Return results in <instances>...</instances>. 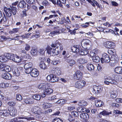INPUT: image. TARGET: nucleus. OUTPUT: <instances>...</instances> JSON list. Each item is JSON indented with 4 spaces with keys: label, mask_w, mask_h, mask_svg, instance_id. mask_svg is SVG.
<instances>
[{
    "label": "nucleus",
    "mask_w": 122,
    "mask_h": 122,
    "mask_svg": "<svg viewBox=\"0 0 122 122\" xmlns=\"http://www.w3.org/2000/svg\"><path fill=\"white\" fill-rule=\"evenodd\" d=\"M113 77H114L115 80L117 82V81H122V76L121 75H112Z\"/></svg>",
    "instance_id": "obj_28"
},
{
    "label": "nucleus",
    "mask_w": 122,
    "mask_h": 122,
    "mask_svg": "<svg viewBox=\"0 0 122 122\" xmlns=\"http://www.w3.org/2000/svg\"><path fill=\"white\" fill-rule=\"evenodd\" d=\"M4 70V71H5L6 72H9L11 70V68L8 66H5Z\"/></svg>",
    "instance_id": "obj_54"
},
{
    "label": "nucleus",
    "mask_w": 122,
    "mask_h": 122,
    "mask_svg": "<svg viewBox=\"0 0 122 122\" xmlns=\"http://www.w3.org/2000/svg\"><path fill=\"white\" fill-rule=\"evenodd\" d=\"M60 62L59 59H54L53 60L51 61V63L53 65H56L60 63Z\"/></svg>",
    "instance_id": "obj_47"
},
{
    "label": "nucleus",
    "mask_w": 122,
    "mask_h": 122,
    "mask_svg": "<svg viewBox=\"0 0 122 122\" xmlns=\"http://www.w3.org/2000/svg\"><path fill=\"white\" fill-rule=\"evenodd\" d=\"M51 73L53 74L55 76L56 75L59 76L61 74V72L60 68L56 67L54 69V70H52L51 71Z\"/></svg>",
    "instance_id": "obj_12"
},
{
    "label": "nucleus",
    "mask_w": 122,
    "mask_h": 122,
    "mask_svg": "<svg viewBox=\"0 0 122 122\" xmlns=\"http://www.w3.org/2000/svg\"><path fill=\"white\" fill-rule=\"evenodd\" d=\"M105 46L107 48H114L115 47V44L111 41H107L105 43Z\"/></svg>",
    "instance_id": "obj_11"
},
{
    "label": "nucleus",
    "mask_w": 122,
    "mask_h": 122,
    "mask_svg": "<svg viewBox=\"0 0 122 122\" xmlns=\"http://www.w3.org/2000/svg\"><path fill=\"white\" fill-rule=\"evenodd\" d=\"M87 67L88 70L90 71H93L94 70L95 67L93 64L90 63L87 64Z\"/></svg>",
    "instance_id": "obj_32"
},
{
    "label": "nucleus",
    "mask_w": 122,
    "mask_h": 122,
    "mask_svg": "<svg viewBox=\"0 0 122 122\" xmlns=\"http://www.w3.org/2000/svg\"><path fill=\"white\" fill-rule=\"evenodd\" d=\"M51 46L52 47L48 46L46 48L47 53L48 54V56H55L58 54V51L56 52V48L55 47V45L53 43H52Z\"/></svg>",
    "instance_id": "obj_2"
},
{
    "label": "nucleus",
    "mask_w": 122,
    "mask_h": 122,
    "mask_svg": "<svg viewBox=\"0 0 122 122\" xmlns=\"http://www.w3.org/2000/svg\"><path fill=\"white\" fill-rule=\"evenodd\" d=\"M104 79L106 81H109L112 84L115 85L117 84V81L115 80L112 76V77L108 76H106L104 77Z\"/></svg>",
    "instance_id": "obj_8"
},
{
    "label": "nucleus",
    "mask_w": 122,
    "mask_h": 122,
    "mask_svg": "<svg viewBox=\"0 0 122 122\" xmlns=\"http://www.w3.org/2000/svg\"><path fill=\"white\" fill-rule=\"evenodd\" d=\"M88 50L86 49L85 50L81 49L80 46L77 45L73 46L71 49V51L73 52L79 53L81 55H86L89 53Z\"/></svg>",
    "instance_id": "obj_1"
},
{
    "label": "nucleus",
    "mask_w": 122,
    "mask_h": 122,
    "mask_svg": "<svg viewBox=\"0 0 122 122\" xmlns=\"http://www.w3.org/2000/svg\"><path fill=\"white\" fill-rule=\"evenodd\" d=\"M114 71L118 74H122V67H117L114 69Z\"/></svg>",
    "instance_id": "obj_27"
},
{
    "label": "nucleus",
    "mask_w": 122,
    "mask_h": 122,
    "mask_svg": "<svg viewBox=\"0 0 122 122\" xmlns=\"http://www.w3.org/2000/svg\"><path fill=\"white\" fill-rule=\"evenodd\" d=\"M85 82L83 81H79L76 82L75 85V87L77 88H81L84 86Z\"/></svg>",
    "instance_id": "obj_10"
},
{
    "label": "nucleus",
    "mask_w": 122,
    "mask_h": 122,
    "mask_svg": "<svg viewBox=\"0 0 122 122\" xmlns=\"http://www.w3.org/2000/svg\"><path fill=\"white\" fill-rule=\"evenodd\" d=\"M55 45V47L56 49H57V50H56V52L57 51H58V54L59 53V51L62 50L63 49V46L60 43H53Z\"/></svg>",
    "instance_id": "obj_20"
},
{
    "label": "nucleus",
    "mask_w": 122,
    "mask_h": 122,
    "mask_svg": "<svg viewBox=\"0 0 122 122\" xmlns=\"http://www.w3.org/2000/svg\"><path fill=\"white\" fill-rule=\"evenodd\" d=\"M33 64L31 62L26 63L24 65V67L25 69V73L27 74H29L30 71L32 69Z\"/></svg>",
    "instance_id": "obj_4"
},
{
    "label": "nucleus",
    "mask_w": 122,
    "mask_h": 122,
    "mask_svg": "<svg viewBox=\"0 0 122 122\" xmlns=\"http://www.w3.org/2000/svg\"><path fill=\"white\" fill-rule=\"evenodd\" d=\"M32 97L33 99L37 100L38 101L40 99L41 96V95H40L36 94L33 95L32 96Z\"/></svg>",
    "instance_id": "obj_40"
},
{
    "label": "nucleus",
    "mask_w": 122,
    "mask_h": 122,
    "mask_svg": "<svg viewBox=\"0 0 122 122\" xmlns=\"http://www.w3.org/2000/svg\"><path fill=\"white\" fill-rule=\"evenodd\" d=\"M82 75V73L80 71H77L74 75V77L77 80H79L81 78Z\"/></svg>",
    "instance_id": "obj_21"
},
{
    "label": "nucleus",
    "mask_w": 122,
    "mask_h": 122,
    "mask_svg": "<svg viewBox=\"0 0 122 122\" xmlns=\"http://www.w3.org/2000/svg\"><path fill=\"white\" fill-rule=\"evenodd\" d=\"M8 105L13 107L15 104V103L13 102H10L8 103Z\"/></svg>",
    "instance_id": "obj_58"
},
{
    "label": "nucleus",
    "mask_w": 122,
    "mask_h": 122,
    "mask_svg": "<svg viewBox=\"0 0 122 122\" xmlns=\"http://www.w3.org/2000/svg\"><path fill=\"white\" fill-rule=\"evenodd\" d=\"M2 77L5 79L10 80L12 76L10 73L7 72L2 73Z\"/></svg>",
    "instance_id": "obj_19"
},
{
    "label": "nucleus",
    "mask_w": 122,
    "mask_h": 122,
    "mask_svg": "<svg viewBox=\"0 0 122 122\" xmlns=\"http://www.w3.org/2000/svg\"><path fill=\"white\" fill-rule=\"evenodd\" d=\"M53 92V90L51 89L47 88L44 92L43 94L41 95L42 97H45L46 95H49L52 93Z\"/></svg>",
    "instance_id": "obj_17"
},
{
    "label": "nucleus",
    "mask_w": 122,
    "mask_h": 122,
    "mask_svg": "<svg viewBox=\"0 0 122 122\" xmlns=\"http://www.w3.org/2000/svg\"><path fill=\"white\" fill-rule=\"evenodd\" d=\"M65 61L67 62L70 63L71 64L70 65L71 66H72V65L74 64L75 63L74 60L72 59H70V58H68Z\"/></svg>",
    "instance_id": "obj_35"
},
{
    "label": "nucleus",
    "mask_w": 122,
    "mask_h": 122,
    "mask_svg": "<svg viewBox=\"0 0 122 122\" xmlns=\"http://www.w3.org/2000/svg\"><path fill=\"white\" fill-rule=\"evenodd\" d=\"M1 38L0 40V42H2L3 41L5 40H6L7 39L4 36H1Z\"/></svg>",
    "instance_id": "obj_64"
},
{
    "label": "nucleus",
    "mask_w": 122,
    "mask_h": 122,
    "mask_svg": "<svg viewBox=\"0 0 122 122\" xmlns=\"http://www.w3.org/2000/svg\"><path fill=\"white\" fill-rule=\"evenodd\" d=\"M74 120L71 115H69L68 120L70 122H72Z\"/></svg>",
    "instance_id": "obj_60"
},
{
    "label": "nucleus",
    "mask_w": 122,
    "mask_h": 122,
    "mask_svg": "<svg viewBox=\"0 0 122 122\" xmlns=\"http://www.w3.org/2000/svg\"><path fill=\"white\" fill-rule=\"evenodd\" d=\"M19 5L21 8H24L26 6V4L24 1H20L19 3Z\"/></svg>",
    "instance_id": "obj_39"
},
{
    "label": "nucleus",
    "mask_w": 122,
    "mask_h": 122,
    "mask_svg": "<svg viewBox=\"0 0 122 122\" xmlns=\"http://www.w3.org/2000/svg\"><path fill=\"white\" fill-rule=\"evenodd\" d=\"M66 102V100L60 99L56 101V102L57 104L63 105Z\"/></svg>",
    "instance_id": "obj_34"
},
{
    "label": "nucleus",
    "mask_w": 122,
    "mask_h": 122,
    "mask_svg": "<svg viewBox=\"0 0 122 122\" xmlns=\"http://www.w3.org/2000/svg\"><path fill=\"white\" fill-rule=\"evenodd\" d=\"M72 115H74L75 117H78L79 116L78 113L76 112H75L72 113Z\"/></svg>",
    "instance_id": "obj_62"
},
{
    "label": "nucleus",
    "mask_w": 122,
    "mask_h": 122,
    "mask_svg": "<svg viewBox=\"0 0 122 122\" xmlns=\"http://www.w3.org/2000/svg\"><path fill=\"white\" fill-rule=\"evenodd\" d=\"M4 11L7 17H10L11 16L12 12L10 8L5 7L4 8Z\"/></svg>",
    "instance_id": "obj_15"
},
{
    "label": "nucleus",
    "mask_w": 122,
    "mask_h": 122,
    "mask_svg": "<svg viewBox=\"0 0 122 122\" xmlns=\"http://www.w3.org/2000/svg\"><path fill=\"white\" fill-rule=\"evenodd\" d=\"M12 60L15 62L19 63L21 61V57L16 55H14Z\"/></svg>",
    "instance_id": "obj_23"
},
{
    "label": "nucleus",
    "mask_w": 122,
    "mask_h": 122,
    "mask_svg": "<svg viewBox=\"0 0 122 122\" xmlns=\"http://www.w3.org/2000/svg\"><path fill=\"white\" fill-rule=\"evenodd\" d=\"M114 113L116 114H122V112L118 110H114Z\"/></svg>",
    "instance_id": "obj_61"
},
{
    "label": "nucleus",
    "mask_w": 122,
    "mask_h": 122,
    "mask_svg": "<svg viewBox=\"0 0 122 122\" xmlns=\"http://www.w3.org/2000/svg\"><path fill=\"white\" fill-rule=\"evenodd\" d=\"M30 47V46L29 44H25V50L27 51H29Z\"/></svg>",
    "instance_id": "obj_51"
},
{
    "label": "nucleus",
    "mask_w": 122,
    "mask_h": 122,
    "mask_svg": "<svg viewBox=\"0 0 122 122\" xmlns=\"http://www.w3.org/2000/svg\"><path fill=\"white\" fill-rule=\"evenodd\" d=\"M52 2L54 5L57 4L60 7H62V5L61 3H59V0H52Z\"/></svg>",
    "instance_id": "obj_43"
},
{
    "label": "nucleus",
    "mask_w": 122,
    "mask_h": 122,
    "mask_svg": "<svg viewBox=\"0 0 122 122\" xmlns=\"http://www.w3.org/2000/svg\"><path fill=\"white\" fill-rule=\"evenodd\" d=\"M9 112H8L7 110H0V116L7 117L8 116L9 114L12 116H14L16 114V110L15 109H13L11 110Z\"/></svg>",
    "instance_id": "obj_3"
},
{
    "label": "nucleus",
    "mask_w": 122,
    "mask_h": 122,
    "mask_svg": "<svg viewBox=\"0 0 122 122\" xmlns=\"http://www.w3.org/2000/svg\"><path fill=\"white\" fill-rule=\"evenodd\" d=\"M30 72L29 74L33 77H36L39 75V73L37 70L35 68L32 69Z\"/></svg>",
    "instance_id": "obj_13"
},
{
    "label": "nucleus",
    "mask_w": 122,
    "mask_h": 122,
    "mask_svg": "<svg viewBox=\"0 0 122 122\" xmlns=\"http://www.w3.org/2000/svg\"><path fill=\"white\" fill-rule=\"evenodd\" d=\"M88 116V114L86 113H83L80 115L81 118L83 119H86L87 118V116Z\"/></svg>",
    "instance_id": "obj_42"
},
{
    "label": "nucleus",
    "mask_w": 122,
    "mask_h": 122,
    "mask_svg": "<svg viewBox=\"0 0 122 122\" xmlns=\"http://www.w3.org/2000/svg\"><path fill=\"white\" fill-rule=\"evenodd\" d=\"M111 112H108L105 110H103L102 112H101L100 113V114L103 116L111 114Z\"/></svg>",
    "instance_id": "obj_41"
},
{
    "label": "nucleus",
    "mask_w": 122,
    "mask_h": 122,
    "mask_svg": "<svg viewBox=\"0 0 122 122\" xmlns=\"http://www.w3.org/2000/svg\"><path fill=\"white\" fill-rule=\"evenodd\" d=\"M39 67L42 69H45L46 67V65L43 61H41L40 63Z\"/></svg>",
    "instance_id": "obj_44"
},
{
    "label": "nucleus",
    "mask_w": 122,
    "mask_h": 122,
    "mask_svg": "<svg viewBox=\"0 0 122 122\" xmlns=\"http://www.w3.org/2000/svg\"><path fill=\"white\" fill-rule=\"evenodd\" d=\"M52 122H63V121L60 119L56 118L53 120Z\"/></svg>",
    "instance_id": "obj_50"
},
{
    "label": "nucleus",
    "mask_w": 122,
    "mask_h": 122,
    "mask_svg": "<svg viewBox=\"0 0 122 122\" xmlns=\"http://www.w3.org/2000/svg\"><path fill=\"white\" fill-rule=\"evenodd\" d=\"M92 59L93 61L95 62H98L100 60L99 57L97 56L93 57Z\"/></svg>",
    "instance_id": "obj_46"
},
{
    "label": "nucleus",
    "mask_w": 122,
    "mask_h": 122,
    "mask_svg": "<svg viewBox=\"0 0 122 122\" xmlns=\"http://www.w3.org/2000/svg\"><path fill=\"white\" fill-rule=\"evenodd\" d=\"M38 51L36 49H32L31 51V53L33 56H37L38 54Z\"/></svg>",
    "instance_id": "obj_38"
},
{
    "label": "nucleus",
    "mask_w": 122,
    "mask_h": 122,
    "mask_svg": "<svg viewBox=\"0 0 122 122\" xmlns=\"http://www.w3.org/2000/svg\"><path fill=\"white\" fill-rule=\"evenodd\" d=\"M47 79L48 81L51 82L57 81H58V79L55 75L52 73L47 76Z\"/></svg>",
    "instance_id": "obj_7"
},
{
    "label": "nucleus",
    "mask_w": 122,
    "mask_h": 122,
    "mask_svg": "<svg viewBox=\"0 0 122 122\" xmlns=\"http://www.w3.org/2000/svg\"><path fill=\"white\" fill-rule=\"evenodd\" d=\"M77 110L79 112H82L85 111L86 109L85 108L80 106L78 107Z\"/></svg>",
    "instance_id": "obj_45"
},
{
    "label": "nucleus",
    "mask_w": 122,
    "mask_h": 122,
    "mask_svg": "<svg viewBox=\"0 0 122 122\" xmlns=\"http://www.w3.org/2000/svg\"><path fill=\"white\" fill-rule=\"evenodd\" d=\"M34 99L31 98H28L25 99L24 100V102L26 104H31L34 103Z\"/></svg>",
    "instance_id": "obj_22"
},
{
    "label": "nucleus",
    "mask_w": 122,
    "mask_h": 122,
    "mask_svg": "<svg viewBox=\"0 0 122 122\" xmlns=\"http://www.w3.org/2000/svg\"><path fill=\"white\" fill-rule=\"evenodd\" d=\"M103 102L100 100L96 101L95 102V105L97 107H101L103 105Z\"/></svg>",
    "instance_id": "obj_31"
},
{
    "label": "nucleus",
    "mask_w": 122,
    "mask_h": 122,
    "mask_svg": "<svg viewBox=\"0 0 122 122\" xmlns=\"http://www.w3.org/2000/svg\"><path fill=\"white\" fill-rule=\"evenodd\" d=\"M26 1L28 3L34 4L35 3L34 0H26Z\"/></svg>",
    "instance_id": "obj_59"
},
{
    "label": "nucleus",
    "mask_w": 122,
    "mask_h": 122,
    "mask_svg": "<svg viewBox=\"0 0 122 122\" xmlns=\"http://www.w3.org/2000/svg\"><path fill=\"white\" fill-rule=\"evenodd\" d=\"M5 55L6 57L7 60L9 59L10 60H12V58H13L14 54L11 53H6L5 54Z\"/></svg>",
    "instance_id": "obj_33"
},
{
    "label": "nucleus",
    "mask_w": 122,
    "mask_h": 122,
    "mask_svg": "<svg viewBox=\"0 0 122 122\" xmlns=\"http://www.w3.org/2000/svg\"><path fill=\"white\" fill-rule=\"evenodd\" d=\"M52 111L51 109H48L47 110H43V111L42 110V112L43 114H47L50 113L51 112H52Z\"/></svg>",
    "instance_id": "obj_49"
},
{
    "label": "nucleus",
    "mask_w": 122,
    "mask_h": 122,
    "mask_svg": "<svg viewBox=\"0 0 122 122\" xmlns=\"http://www.w3.org/2000/svg\"><path fill=\"white\" fill-rule=\"evenodd\" d=\"M7 61V60L5 54L4 55H2L0 56V61L1 62H5Z\"/></svg>",
    "instance_id": "obj_36"
},
{
    "label": "nucleus",
    "mask_w": 122,
    "mask_h": 122,
    "mask_svg": "<svg viewBox=\"0 0 122 122\" xmlns=\"http://www.w3.org/2000/svg\"><path fill=\"white\" fill-rule=\"evenodd\" d=\"M50 84L46 83H41L38 87V88L41 90H46L47 88H50Z\"/></svg>",
    "instance_id": "obj_9"
},
{
    "label": "nucleus",
    "mask_w": 122,
    "mask_h": 122,
    "mask_svg": "<svg viewBox=\"0 0 122 122\" xmlns=\"http://www.w3.org/2000/svg\"><path fill=\"white\" fill-rule=\"evenodd\" d=\"M16 99L17 100L20 101L22 99V97L19 94H16Z\"/></svg>",
    "instance_id": "obj_52"
},
{
    "label": "nucleus",
    "mask_w": 122,
    "mask_h": 122,
    "mask_svg": "<svg viewBox=\"0 0 122 122\" xmlns=\"http://www.w3.org/2000/svg\"><path fill=\"white\" fill-rule=\"evenodd\" d=\"M20 72L19 69L17 68H15L14 71H13L14 75L16 76H18L20 75Z\"/></svg>",
    "instance_id": "obj_37"
},
{
    "label": "nucleus",
    "mask_w": 122,
    "mask_h": 122,
    "mask_svg": "<svg viewBox=\"0 0 122 122\" xmlns=\"http://www.w3.org/2000/svg\"><path fill=\"white\" fill-rule=\"evenodd\" d=\"M19 30L18 28H14L11 31V33H17Z\"/></svg>",
    "instance_id": "obj_56"
},
{
    "label": "nucleus",
    "mask_w": 122,
    "mask_h": 122,
    "mask_svg": "<svg viewBox=\"0 0 122 122\" xmlns=\"http://www.w3.org/2000/svg\"><path fill=\"white\" fill-rule=\"evenodd\" d=\"M62 55H63V59L65 61L68 58H70V56L69 53L65 51H64L62 53Z\"/></svg>",
    "instance_id": "obj_25"
},
{
    "label": "nucleus",
    "mask_w": 122,
    "mask_h": 122,
    "mask_svg": "<svg viewBox=\"0 0 122 122\" xmlns=\"http://www.w3.org/2000/svg\"><path fill=\"white\" fill-rule=\"evenodd\" d=\"M119 59L118 57L113 58L112 60H110V64L112 66H114L116 65L118 63Z\"/></svg>",
    "instance_id": "obj_16"
},
{
    "label": "nucleus",
    "mask_w": 122,
    "mask_h": 122,
    "mask_svg": "<svg viewBox=\"0 0 122 122\" xmlns=\"http://www.w3.org/2000/svg\"><path fill=\"white\" fill-rule=\"evenodd\" d=\"M67 21L64 18H62L61 19L62 21L63 22L66 23L67 22L69 23V22L68 21H69V22H70V21L69 20V18L68 17H67Z\"/></svg>",
    "instance_id": "obj_55"
},
{
    "label": "nucleus",
    "mask_w": 122,
    "mask_h": 122,
    "mask_svg": "<svg viewBox=\"0 0 122 122\" xmlns=\"http://www.w3.org/2000/svg\"><path fill=\"white\" fill-rule=\"evenodd\" d=\"M38 52L39 55H43L45 54V51L44 49H40L38 51Z\"/></svg>",
    "instance_id": "obj_48"
},
{
    "label": "nucleus",
    "mask_w": 122,
    "mask_h": 122,
    "mask_svg": "<svg viewBox=\"0 0 122 122\" xmlns=\"http://www.w3.org/2000/svg\"><path fill=\"white\" fill-rule=\"evenodd\" d=\"M33 112L35 114L39 115L42 113V110L39 107L35 106L33 108Z\"/></svg>",
    "instance_id": "obj_18"
},
{
    "label": "nucleus",
    "mask_w": 122,
    "mask_h": 122,
    "mask_svg": "<svg viewBox=\"0 0 122 122\" xmlns=\"http://www.w3.org/2000/svg\"><path fill=\"white\" fill-rule=\"evenodd\" d=\"M115 101L118 103H122V99L120 98H117L115 99Z\"/></svg>",
    "instance_id": "obj_63"
},
{
    "label": "nucleus",
    "mask_w": 122,
    "mask_h": 122,
    "mask_svg": "<svg viewBox=\"0 0 122 122\" xmlns=\"http://www.w3.org/2000/svg\"><path fill=\"white\" fill-rule=\"evenodd\" d=\"M90 42V41L88 39L83 40L81 42V45L83 48L89 50L90 49L89 43Z\"/></svg>",
    "instance_id": "obj_5"
},
{
    "label": "nucleus",
    "mask_w": 122,
    "mask_h": 122,
    "mask_svg": "<svg viewBox=\"0 0 122 122\" xmlns=\"http://www.w3.org/2000/svg\"><path fill=\"white\" fill-rule=\"evenodd\" d=\"M5 66V64L2 63L0 64V69H1L2 70L4 71Z\"/></svg>",
    "instance_id": "obj_57"
},
{
    "label": "nucleus",
    "mask_w": 122,
    "mask_h": 122,
    "mask_svg": "<svg viewBox=\"0 0 122 122\" xmlns=\"http://www.w3.org/2000/svg\"><path fill=\"white\" fill-rule=\"evenodd\" d=\"M77 61L81 64L86 63L87 62V60L84 58H81L78 59Z\"/></svg>",
    "instance_id": "obj_29"
},
{
    "label": "nucleus",
    "mask_w": 122,
    "mask_h": 122,
    "mask_svg": "<svg viewBox=\"0 0 122 122\" xmlns=\"http://www.w3.org/2000/svg\"><path fill=\"white\" fill-rule=\"evenodd\" d=\"M102 56V57L101 59L102 63H103L104 62L107 63L110 61L111 60L109 56L106 53H103Z\"/></svg>",
    "instance_id": "obj_6"
},
{
    "label": "nucleus",
    "mask_w": 122,
    "mask_h": 122,
    "mask_svg": "<svg viewBox=\"0 0 122 122\" xmlns=\"http://www.w3.org/2000/svg\"><path fill=\"white\" fill-rule=\"evenodd\" d=\"M98 52V51L97 49H94L90 51V56L93 58V57H95L96 56V55L97 54Z\"/></svg>",
    "instance_id": "obj_26"
},
{
    "label": "nucleus",
    "mask_w": 122,
    "mask_h": 122,
    "mask_svg": "<svg viewBox=\"0 0 122 122\" xmlns=\"http://www.w3.org/2000/svg\"><path fill=\"white\" fill-rule=\"evenodd\" d=\"M78 105L79 106L84 108L85 107H86L87 105V103L86 102L82 100L80 101L78 103Z\"/></svg>",
    "instance_id": "obj_30"
},
{
    "label": "nucleus",
    "mask_w": 122,
    "mask_h": 122,
    "mask_svg": "<svg viewBox=\"0 0 122 122\" xmlns=\"http://www.w3.org/2000/svg\"><path fill=\"white\" fill-rule=\"evenodd\" d=\"M110 94L111 98H114L117 96L118 92L116 90H113L111 92Z\"/></svg>",
    "instance_id": "obj_24"
},
{
    "label": "nucleus",
    "mask_w": 122,
    "mask_h": 122,
    "mask_svg": "<svg viewBox=\"0 0 122 122\" xmlns=\"http://www.w3.org/2000/svg\"><path fill=\"white\" fill-rule=\"evenodd\" d=\"M93 90L96 94L98 93L101 92L102 90V87L101 86H93Z\"/></svg>",
    "instance_id": "obj_14"
},
{
    "label": "nucleus",
    "mask_w": 122,
    "mask_h": 122,
    "mask_svg": "<svg viewBox=\"0 0 122 122\" xmlns=\"http://www.w3.org/2000/svg\"><path fill=\"white\" fill-rule=\"evenodd\" d=\"M92 23L91 22H86L85 23V24H87V25H85L84 24H83L81 25V26L83 28H86L88 26V25L89 24V23Z\"/></svg>",
    "instance_id": "obj_53"
}]
</instances>
